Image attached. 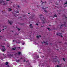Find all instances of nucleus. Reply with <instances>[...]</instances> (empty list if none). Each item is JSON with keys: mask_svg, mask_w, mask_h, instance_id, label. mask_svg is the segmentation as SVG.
Masks as SVG:
<instances>
[{"mask_svg": "<svg viewBox=\"0 0 67 67\" xmlns=\"http://www.w3.org/2000/svg\"><path fill=\"white\" fill-rule=\"evenodd\" d=\"M37 38H39V36H37Z\"/></svg>", "mask_w": 67, "mask_h": 67, "instance_id": "f8f14e48", "label": "nucleus"}, {"mask_svg": "<svg viewBox=\"0 0 67 67\" xmlns=\"http://www.w3.org/2000/svg\"><path fill=\"white\" fill-rule=\"evenodd\" d=\"M8 10L9 11H11V8H9V9H8Z\"/></svg>", "mask_w": 67, "mask_h": 67, "instance_id": "1a4fd4ad", "label": "nucleus"}, {"mask_svg": "<svg viewBox=\"0 0 67 67\" xmlns=\"http://www.w3.org/2000/svg\"><path fill=\"white\" fill-rule=\"evenodd\" d=\"M8 22H9V23L10 24V25H11L12 23H13V22H9V21H8Z\"/></svg>", "mask_w": 67, "mask_h": 67, "instance_id": "39448f33", "label": "nucleus"}, {"mask_svg": "<svg viewBox=\"0 0 67 67\" xmlns=\"http://www.w3.org/2000/svg\"><path fill=\"white\" fill-rule=\"evenodd\" d=\"M59 66H58V65H57V67H59Z\"/></svg>", "mask_w": 67, "mask_h": 67, "instance_id": "6ab92c4d", "label": "nucleus"}, {"mask_svg": "<svg viewBox=\"0 0 67 67\" xmlns=\"http://www.w3.org/2000/svg\"><path fill=\"white\" fill-rule=\"evenodd\" d=\"M24 44H25V43H24L22 44V45H24Z\"/></svg>", "mask_w": 67, "mask_h": 67, "instance_id": "dca6fc26", "label": "nucleus"}, {"mask_svg": "<svg viewBox=\"0 0 67 67\" xmlns=\"http://www.w3.org/2000/svg\"><path fill=\"white\" fill-rule=\"evenodd\" d=\"M56 5H58V4H56Z\"/></svg>", "mask_w": 67, "mask_h": 67, "instance_id": "c756f323", "label": "nucleus"}, {"mask_svg": "<svg viewBox=\"0 0 67 67\" xmlns=\"http://www.w3.org/2000/svg\"><path fill=\"white\" fill-rule=\"evenodd\" d=\"M42 1H41V3H42Z\"/></svg>", "mask_w": 67, "mask_h": 67, "instance_id": "473e14b6", "label": "nucleus"}, {"mask_svg": "<svg viewBox=\"0 0 67 67\" xmlns=\"http://www.w3.org/2000/svg\"><path fill=\"white\" fill-rule=\"evenodd\" d=\"M0 32H1V31H0Z\"/></svg>", "mask_w": 67, "mask_h": 67, "instance_id": "4c0bfd02", "label": "nucleus"}, {"mask_svg": "<svg viewBox=\"0 0 67 67\" xmlns=\"http://www.w3.org/2000/svg\"><path fill=\"white\" fill-rule=\"evenodd\" d=\"M28 14H30V13H28Z\"/></svg>", "mask_w": 67, "mask_h": 67, "instance_id": "7c9ffc66", "label": "nucleus"}, {"mask_svg": "<svg viewBox=\"0 0 67 67\" xmlns=\"http://www.w3.org/2000/svg\"><path fill=\"white\" fill-rule=\"evenodd\" d=\"M45 8H43V9H45Z\"/></svg>", "mask_w": 67, "mask_h": 67, "instance_id": "72a5a7b5", "label": "nucleus"}, {"mask_svg": "<svg viewBox=\"0 0 67 67\" xmlns=\"http://www.w3.org/2000/svg\"><path fill=\"white\" fill-rule=\"evenodd\" d=\"M62 33H60L59 34V36H60L61 37H63V36L62 35Z\"/></svg>", "mask_w": 67, "mask_h": 67, "instance_id": "6e6552de", "label": "nucleus"}, {"mask_svg": "<svg viewBox=\"0 0 67 67\" xmlns=\"http://www.w3.org/2000/svg\"><path fill=\"white\" fill-rule=\"evenodd\" d=\"M65 4H67V2H66L65 3Z\"/></svg>", "mask_w": 67, "mask_h": 67, "instance_id": "b1692460", "label": "nucleus"}, {"mask_svg": "<svg viewBox=\"0 0 67 67\" xmlns=\"http://www.w3.org/2000/svg\"><path fill=\"white\" fill-rule=\"evenodd\" d=\"M44 12L45 13L47 12V11L46 10H44Z\"/></svg>", "mask_w": 67, "mask_h": 67, "instance_id": "a211bd4d", "label": "nucleus"}, {"mask_svg": "<svg viewBox=\"0 0 67 67\" xmlns=\"http://www.w3.org/2000/svg\"><path fill=\"white\" fill-rule=\"evenodd\" d=\"M2 30H4V29Z\"/></svg>", "mask_w": 67, "mask_h": 67, "instance_id": "f704fd0d", "label": "nucleus"}, {"mask_svg": "<svg viewBox=\"0 0 67 67\" xmlns=\"http://www.w3.org/2000/svg\"><path fill=\"white\" fill-rule=\"evenodd\" d=\"M18 8H19L20 7V6H18Z\"/></svg>", "mask_w": 67, "mask_h": 67, "instance_id": "a878e982", "label": "nucleus"}, {"mask_svg": "<svg viewBox=\"0 0 67 67\" xmlns=\"http://www.w3.org/2000/svg\"><path fill=\"white\" fill-rule=\"evenodd\" d=\"M15 16H18V15H15Z\"/></svg>", "mask_w": 67, "mask_h": 67, "instance_id": "aec40b11", "label": "nucleus"}, {"mask_svg": "<svg viewBox=\"0 0 67 67\" xmlns=\"http://www.w3.org/2000/svg\"><path fill=\"white\" fill-rule=\"evenodd\" d=\"M3 27L4 28V27Z\"/></svg>", "mask_w": 67, "mask_h": 67, "instance_id": "ea45409f", "label": "nucleus"}, {"mask_svg": "<svg viewBox=\"0 0 67 67\" xmlns=\"http://www.w3.org/2000/svg\"><path fill=\"white\" fill-rule=\"evenodd\" d=\"M42 16V15H40V16Z\"/></svg>", "mask_w": 67, "mask_h": 67, "instance_id": "cd10ccee", "label": "nucleus"}, {"mask_svg": "<svg viewBox=\"0 0 67 67\" xmlns=\"http://www.w3.org/2000/svg\"><path fill=\"white\" fill-rule=\"evenodd\" d=\"M45 43V42H42V43Z\"/></svg>", "mask_w": 67, "mask_h": 67, "instance_id": "5701e85b", "label": "nucleus"}, {"mask_svg": "<svg viewBox=\"0 0 67 67\" xmlns=\"http://www.w3.org/2000/svg\"><path fill=\"white\" fill-rule=\"evenodd\" d=\"M54 16H55V17H57V15H54Z\"/></svg>", "mask_w": 67, "mask_h": 67, "instance_id": "f3484780", "label": "nucleus"}, {"mask_svg": "<svg viewBox=\"0 0 67 67\" xmlns=\"http://www.w3.org/2000/svg\"><path fill=\"white\" fill-rule=\"evenodd\" d=\"M43 22L42 23L43 24H44V23L45 22V19L44 18H43Z\"/></svg>", "mask_w": 67, "mask_h": 67, "instance_id": "7ed1b4c3", "label": "nucleus"}, {"mask_svg": "<svg viewBox=\"0 0 67 67\" xmlns=\"http://www.w3.org/2000/svg\"><path fill=\"white\" fill-rule=\"evenodd\" d=\"M32 24H30V28H33V26H32Z\"/></svg>", "mask_w": 67, "mask_h": 67, "instance_id": "423d86ee", "label": "nucleus"}, {"mask_svg": "<svg viewBox=\"0 0 67 67\" xmlns=\"http://www.w3.org/2000/svg\"><path fill=\"white\" fill-rule=\"evenodd\" d=\"M16 54H18V55H20V54H21V52H18V53H17Z\"/></svg>", "mask_w": 67, "mask_h": 67, "instance_id": "0eeeda50", "label": "nucleus"}, {"mask_svg": "<svg viewBox=\"0 0 67 67\" xmlns=\"http://www.w3.org/2000/svg\"><path fill=\"white\" fill-rule=\"evenodd\" d=\"M20 59H22V58H20Z\"/></svg>", "mask_w": 67, "mask_h": 67, "instance_id": "393cba45", "label": "nucleus"}, {"mask_svg": "<svg viewBox=\"0 0 67 67\" xmlns=\"http://www.w3.org/2000/svg\"><path fill=\"white\" fill-rule=\"evenodd\" d=\"M19 12L18 11H14V13H19Z\"/></svg>", "mask_w": 67, "mask_h": 67, "instance_id": "20e7f679", "label": "nucleus"}, {"mask_svg": "<svg viewBox=\"0 0 67 67\" xmlns=\"http://www.w3.org/2000/svg\"><path fill=\"white\" fill-rule=\"evenodd\" d=\"M18 62H20V60H18Z\"/></svg>", "mask_w": 67, "mask_h": 67, "instance_id": "412c9836", "label": "nucleus"}, {"mask_svg": "<svg viewBox=\"0 0 67 67\" xmlns=\"http://www.w3.org/2000/svg\"><path fill=\"white\" fill-rule=\"evenodd\" d=\"M0 4H2L3 5H5L7 4V2L4 1H1L0 2Z\"/></svg>", "mask_w": 67, "mask_h": 67, "instance_id": "f257e3e1", "label": "nucleus"}, {"mask_svg": "<svg viewBox=\"0 0 67 67\" xmlns=\"http://www.w3.org/2000/svg\"><path fill=\"white\" fill-rule=\"evenodd\" d=\"M44 3L43 2L42 3Z\"/></svg>", "mask_w": 67, "mask_h": 67, "instance_id": "58836bf2", "label": "nucleus"}, {"mask_svg": "<svg viewBox=\"0 0 67 67\" xmlns=\"http://www.w3.org/2000/svg\"><path fill=\"white\" fill-rule=\"evenodd\" d=\"M5 64L6 65H8V62H6L5 63Z\"/></svg>", "mask_w": 67, "mask_h": 67, "instance_id": "ddd939ff", "label": "nucleus"}, {"mask_svg": "<svg viewBox=\"0 0 67 67\" xmlns=\"http://www.w3.org/2000/svg\"><path fill=\"white\" fill-rule=\"evenodd\" d=\"M46 2H45V3H46Z\"/></svg>", "mask_w": 67, "mask_h": 67, "instance_id": "e433bc0d", "label": "nucleus"}, {"mask_svg": "<svg viewBox=\"0 0 67 67\" xmlns=\"http://www.w3.org/2000/svg\"><path fill=\"white\" fill-rule=\"evenodd\" d=\"M36 24V25H38V24Z\"/></svg>", "mask_w": 67, "mask_h": 67, "instance_id": "4be33fe9", "label": "nucleus"}, {"mask_svg": "<svg viewBox=\"0 0 67 67\" xmlns=\"http://www.w3.org/2000/svg\"><path fill=\"white\" fill-rule=\"evenodd\" d=\"M16 48H12V49H13V50H15Z\"/></svg>", "mask_w": 67, "mask_h": 67, "instance_id": "9d476101", "label": "nucleus"}, {"mask_svg": "<svg viewBox=\"0 0 67 67\" xmlns=\"http://www.w3.org/2000/svg\"><path fill=\"white\" fill-rule=\"evenodd\" d=\"M7 1H10V0H7Z\"/></svg>", "mask_w": 67, "mask_h": 67, "instance_id": "bb28decb", "label": "nucleus"}, {"mask_svg": "<svg viewBox=\"0 0 67 67\" xmlns=\"http://www.w3.org/2000/svg\"><path fill=\"white\" fill-rule=\"evenodd\" d=\"M4 48V49H2V52H4L5 51V49H4V46H2Z\"/></svg>", "mask_w": 67, "mask_h": 67, "instance_id": "f03ea898", "label": "nucleus"}, {"mask_svg": "<svg viewBox=\"0 0 67 67\" xmlns=\"http://www.w3.org/2000/svg\"><path fill=\"white\" fill-rule=\"evenodd\" d=\"M17 29H18V31H20V29H19V28H18Z\"/></svg>", "mask_w": 67, "mask_h": 67, "instance_id": "2eb2a0df", "label": "nucleus"}, {"mask_svg": "<svg viewBox=\"0 0 67 67\" xmlns=\"http://www.w3.org/2000/svg\"><path fill=\"white\" fill-rule=\"evenodd\" d=\"M39 37H41V35H40L39 36Z\"/></svg>", "mask_w": 67, "mask_h": 67, "instance_id": "c85d7f7f", "label": "nucleus"}, {"mask_svg": "<svg viewBox=\"0 0 67 67\" xmlns=\"http://www.w3.org/2000/svg\"><path fill=\"white\" fill-rule=\"evenodd\" d=\"M47 29L49 30V31H50L51 30V29H49V28H47Z\"/></svg>", "mask_w": 67, "mask_h": 67, "instance_id": "9b49d317", "label": "nucleus"}, {"mask_svg": "<svg viewBox=\"0 0 67 67\" xmlns=\"http://www.w3.org/2000/svg\"><path fill=\"white\" fill-rule=\"evenodd\" d=\"M3 55H4V54H3Z\"/></svg>", "mask_w": 67, "mask_h": 67, "instance_id": "2f4dec72", "label": "nucleus"}, {"mask_svg": "<svg viewBox=\"0 0 67 67\" xmlns=\"http://www.w3.org/2000/svg\"><path fill=\"white\" fill-rule=\"evenodd\" d=\"M56 57H57V56H56Z\"/></svg>", "mask_w": 67, "mask_h": 67, "instance_id": "a19ab883", "label": "nucleus"}, {"mask_svg": "<svg viewBox=\"0 0 67 67\" xmlns=\"http://www.w3.org/2000/svg\"><path fill=\"white\" fill-rule=\"evenodd\" d=\"M63 60H64V62H65V58H63Z\"/></svg>", "mask_w": 67, "mask_h": 67, "instance_id": "4468645a", "label": "nucleus"}, {"mask_svg": "<svg viewBox=\"0 0 67 67\" xmlns=\"http://www.w3.org/2000/svg\"><path fill=\"white\" fill-rule=\"evenodd\" d=\"M24 62H25V60H24Z\"/></svg>", "mask_w": 67, "mask_h": 67, "instance_id": "c9c22d12", "label": "nucleus"}]
</instances>
